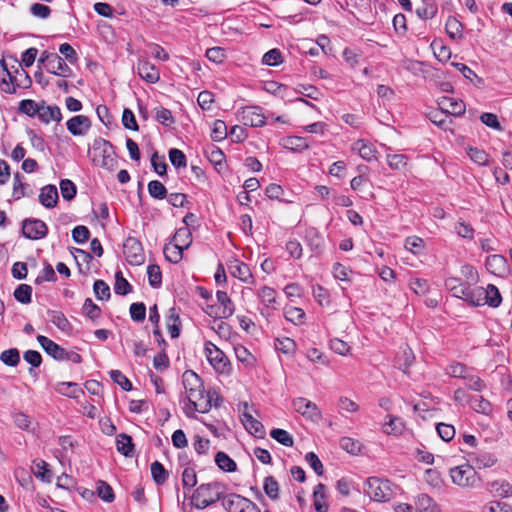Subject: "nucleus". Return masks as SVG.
<instances>
[{"label": "nucleus", "mask_w": 512, "mask_h": 512, "mask_svg": "<svg viewBox=\"0 0 512 512\" xmlns=\"http://www.w3.org/2000/svg\"><path fill=\"white\" fill-rule=\"evenodd\" d=\"M226 486L221 482L201 484L192 495L193 505L197 509H204L223 499Z\"/></svg>", "instance_id": "f257e3e1"}, {"label": "nucleus", "mask_w": 512, "mask_h": 512, "mask_svg": "<svg viewBox=\"0 0 512 512\" xmlns=\"http://www.w3.org/2000/svg\"><path fill=\"white\" fill-rule=\"evenodd\" d=\"M89 153L92 162L96 166L103 167L109 171L117 167L114 147L109 141L100 137L96 138Z\"/></svg>", "instance_id": "f03ea898"}, {"label": "nucleus", "mask_w": 512, "mask_h": 512, "mask_svg": "<svg viewBox=\"0 0 512 512\" xmlns=\"http://www.w3.org/2000/svg\"><path fill=\"white\" fill-rule=\"evenodd\" d=\"M449 474L452 482L461 488H477L481 483L475 467L468 463L451 468Z\"/></svg>", "instance_id": "7ed1b4c3"}, {"label": "nucleus", "mask_w": 512, "mask_h": 512, "mask_svg": "<svg viewBox=\"0 0 512 512\" xmlns=\"http://www.w3.org/2000/svg\"><path fill=\"white\" fill-rule=\"evenodd\" d=\"M365 493L374 501L387 502L393 497L392 483L387 479L369 477L365 483Z\"/></svg>", "instance_id": "20e7f679"}, {"label": "nucleus", "mask_w": 512, "mask_h": 512, "mask_svg": "<svg viewBox=\"0 0 512 512\" xmlns=\"http://www.w3.org/2000/svg\"><path fill=\"white\" fill-rule=\"evenodd\" d=\"M214 395H216V391L206 392L204 386L197 390L194 389V391L187 395L189 403L192 406V412L186 411V415L188 417H194V411L207 413L212 407Z\"/></svg>", "instance_id": "39448f33"}, {"label": "nucleus", "mask_w": 512, "mask_h": 512, "mask_svg": "<svg viewBox=\"0 0 512 512\" xmlns=\"http://www.w3.org/2000/svg\"><path fill=\"white\" fill-rule=\"evenodd\" d=\"M238 120L245 126L262 127L266 123V117L259 106H246L238 110Z\"/></svg>", "instance_id": "423d86ee"}, {"label": "nucleus", "mask_w": 512, "mask_h": 512, "mask_svg": "<svg viewBox=\"0 0 512 512\" xmlns=\"http://www.w3.org/2000/svg\"><path fill=\"white\" fill-rule=\"evenodd\" d=\"M123 253L130 265H141L145 254L141 242L135 237H128L123 243Z\"/></svg>", "instance_id": "0eeeda50"}, {"label": "nucleus", "mask_w": 512, "mask_h": 512, "mask_svg": "<svg viewBox=\"0 0 512 512\" xmlns=\"http://www.w3.org/2000/svg\"><path fill=\"white\" fill-rule=\"evenodd\" d=\"M205 353L207 360L218 373H227L229 371V360L225 354L213 343H205Z\"/></svg>", "instance_id": "6e6552de"}, {"label": "nucleus", "mask_w": 512, "mask_h": 512, "mask_svg": "<svg viewBox=\"0 0 512 512\" xmlns=\"http://www.w3.org/2000/svg\"><path fill=\"white\" fill-rule=\"evenodd\" d=\"M292 405L294 410L307 420L318 422L321 419V412L317 405L304 397L294 399Z\"/></svg>", "instance_id": "1a4fd4ad"}, {"label": "nucleus", "mask_w": 512, "mask_h": 512, "mask_svg": "<svg viewBox=\"0 0 512 512\" xmlns=\"http://www.w3.org/2000/svg\"><path fill=\"white\" fill-rule=\"evenodd\" d=\"M48 233V227L42 220L25 219L22 222V234L27 239L38 240L44 238Z\"/></svg>", "instance_id": "9d476101"}, {"label": "nucleus", "mask_w": 512, "mask_h": 512, "mask_svg": "<svg viewBox=\"0 0 512 512\" xmlns=\"http://www.w3.org/2000/svg\"><path fill=\"white\" fill-rule=\"evenodd\" d=\"M137 73L144 81L150 84L157 83L160 79L159 70L147 59H139Z\"/></svg>", "instance_id": "9b49d317"}, {"label": "nucleus", "mask_w": 512, "mask_h": 512, "mask_svg": "<svg viewBox=\"0 0 512 512\" xmlns=\"http://www.w3.org/2000/svg\"><path fill=\"white\" fill-rule=\"evenodd\" d=\"M66 126L73 136H82L90 129L91 121L85 115H77L70 118Z\"/></svg>", "instance_id": "f8f14e48"}, {"label": "nucleus", "mask_w": 512, "mask_h": 512, "mask_svg": "<svg viewBox=\"0 0 512 512\" xmlns=\"http://www.w3.org/2000/svg\"><path fill=\"white\" fill-rule=\"evenodd\" d=\"M251 502L252 501L246 497L232 493L223 498L222 506L227 512H242L247 508V504H250Z\"/></svg>", "instance_id": "ddd939ff"}, {"label": "nucleus", "mask_w": 512, "mask_h": 512, "mask_svg": "<svg viewBox=\"0 0 512 512\" xmlns=\"http://www.w3.org/2000/svg\"><path fill=\"white\" fill-rule=\"evenodd\" d=\"M479 298V306L489 305L490 307H498L502 301L498 288L493 284L487 285L486 288L482 287V293Z\"/></svg>", "instance_id": "4468645a"}, {"label": "nucleus", "mask_w": 512, "mask_h": 512, "mask_svg": "<svg viewBox=\"0 0 512 512\" xmlns=\"http://www.w3.org/2000/svg\"><path fill=\"white\" fill-rule=\"evenodd\" d=\"M37 116L45 124H49L51 121L60 122L62 119L60 108L56 105H46L44 101L40 103Z\"/></svg>", "instance_id": "2eb2a0df"}, {"label": "nucleus", "mask_w": 512, "mask_h": 512, "mask_svg": "<svg viewBox=\"0 0 512 512\" xmlns=\"http://www.w3.org/2000/svg\"><path fill=\"white\" fill-rule=\"evenodd\" d=\"M37 341L44 351L55 360H64L65 349L46 336L38 335Z\"/></svg>", "instance_id": "dca6fc26"}, {"label": "nucleus", "mask_w": 512, "mask_h": 512, "mask_svg": "<svg viewBox=\"0 0 512 512\" xmlns=\"http://www.w3.org/2000/svg\"><path fill=\"white\" fill-rule=\"evenodd\" d=\"M439 106L442 111L454 116H460L465 112L464 102L452 97H442L439 101Z\"/></svg>", "instance_id": "f3484780"}, {"label": "nucleus", "mask_w": 512, "mask_h": 512, "mask_svg": "<svg viewBox=\"0 0 512 512\" xmlns=\"http://www.w3.org/2000/svg\"><path fill=\"white\" fill-rule=\"evenodd\" d=\"M485 264L487 270L497 276L504 275L508 268L506 258L498 254L488 256Z\"/></svg>", "instance_id": "a211bd4d"}, {"label": "nucleus", "mask_w": 512, "mask_h": 512, "mask_svg": "<svg viewBox=\"0 0 512 512\" xmlns=\"http://www.w3.org/2000/svg\"><path fill=\"white\" fill-rule=\"evenodd\" d=\"M52 61H49L46 70L61 77H70L72 75V69L66 64V62L58 54L50 57Z\"/></svg>", "instance_id": "6ab92c4d"}, {"label": "nucleus", "mask_w": 512, "mask_h": 512, "mask_svg": "<svg viewBox=\"0 0 512 512\" xmlns=\"http://www.w3.org/2000/svg\"><path fill=\"white\" fill-rule=\"evenodd\" d=\"M352 150L358 152L361 158L366 161L376 160V149L374 145L366 140L360 139L352 144Z\"/></svg>", "instance_id": "aec40b11"}, {"label": "nucleus", "mask_w": 512, "mask_h": 512, "mask_svg": "<svg viewBox=\"0 0 512 512\" xmlns=\"http://www.w3.org/2000/svg\"><path fill=\"white\" fill-rule=\"evenodd\" d=\"M217 301L220 305L219 313L217 314L218 318H229L234 313V304L229 298L228 294L224 291H217L216 293Z\"/></svg>", "instance_id": "412c9836"}, {"label": "nucleus", "mask_w": 512, "mask_h": 512, "mask_svg": "<svg viewBox=\"0 0 512 512\" xmlns=\"http://www.w3.org/2000/svg\"><path fill=\"white\" fill-rule=\"evenodd\" d=\"M242 422L250 434L258 438H263L265 436V429L263 424L255 419L251 414L243 413Z\"/></svg>", "instance_id": "4be33fe9"}, {"label": "nucleus", "mask_w": 512, "mask_h": 512, "mask_svg": "<svg viewBox=\"0 0 512 512\" xmlns=\"http://www.w3.org/2000/svg\"><path fill=\"white\" fill-rule=\"evenodd\" d=\"M40 203L46 208H53L58 201V191L54 185H46L41 189L39 195Z\"/></svg>", "instance_id": "5701e85b"}, {"label": "nucleus", "mask_w": 512, "mask_h": 512, "mask_svg": "<svg viewBox=\"0 0 512 512\" xmlns=\"http://www.w3.org/2000/svg\"><path fill=\"white\" fill-rule=\"evenodd\" d=\"M472 284L466 283L462 294L458 298L466 301L471 306H479V297L482 293V287H471Z\"/></svg>", "instance_id": "b1692460"}, {"label": "nucleus", "mask_w": 512, "mask_h": 512, "mask_svg": "<svg viewBox=\"0 0 512 512\" xmlns=\"http://www.w3.org/2000/svg\"><path fill=\"white\" fill-rule=\"evenodd\" d=\"M183 386L188 395L190 392L194 391V389H200L203 386V382L197 373L192 370H186L183 373Z\"/></svg>", "instance_id": "393cba45"}, {"label": "nucleus", "mask_w": 512, "mask_h": 512, "mask_svg": "<svg viewBox=\"0 0 512 512\" xmlns=\"http://www.w3.org/2000/svg\"><path fill=\"white\" fill-rule=\"evenodd\" d=\"M230 272L234 277L238 278L242 282L248 283L252 279L249 266L238 260L230 266Z\"/></svg>", "instance_id": "a878e982"}, {"label": "nucleus", "mask_w": 512, "mask_h": 512, "mask_svg": "<svg viewBox=\"0 0 512 512\" xmlns=\"http://www.w3.org/2000/svg\"><path fill=\"white\" fill-rule=\"evenodd\" d=\"M183 251V248L173 243L172 241L166 244L163 248L165 259L173 264H177L182 260Z\"/></svg>", "instance_id": "bb28decb"}, {"label": "nucleus", "mask_w": 512, "mask_h": 512, "mask_svg": "<svg viewBox=\"0 0 512 512\" xmlns=\"http://www.w3.org/2000/svg\"><path fill=\"white\" fill-rule=\"evenodd\" d=\"M283 141V146L292 151L301 152L310 147L308 139L300 136H288Z\"/></svg>", "instance_id": "cd10ccee"}, {"label": "nucleus", "mask_w": 512, "mask_h": 512, "mask_svg": "<svg viewBox=\"0 0 512 512\" xmlns=\"http://www.w3.org/2000/svg\"><path fill=\"white\" fill-rule=\"evenodd\" d=\"M55 390L64 396L78 398L79 394H83V390L75 382H59Z\"/></svg>", "instance_id": "c85d7f7f"}, {"label": "nucleus", "mask_w": 512, "mask_h": 512, "mask_svg": "<svg viewBox=\"0 0 512 512\" xmlns=\"http://www.w3.org/2000/svg\"><path fill=\"white\" fill-rule=\"evenodd\" d=\"M116 446L118 452L123 454L126 457L132 456L134 452V444L132 442V437L128 434L121 433L116 438Z\"/></svg>", "instance_id": "c756f323"}, {"label": "nucleus", "mask_w": 512, "mask_h": 512, "mask_svg": "<svg viewBox=\"0 0 512 512\" xmlns=\"http://www.w3.org/2000/svg\"><path fill=\"white\" fill-rule=\"evenodd\" d=\"M172 242L183 248L187 249L192 243V234L188 227H181L176 230Z\"/></svg>", "instance_id": "7c9ffc66"}, {"label": "nucleus", "mask_w": 512, "mask_h": 512, "mask_svg": "<svg viewBox=\"0 0 512 512\" xmlns=\"http://www.w3.org/2000/svg\"><path fill=\"white\" fill-rule=\"evenodd\" d=\"M487 489L500 497L512 495V486L506 481H493L487 484Z\"/></svg>", "instance_id": "2f4dec72"}, {"label": "nucleus", "mask_w": 512, "mask_h": 512, "mask_svg": "<svg viewBox=\"0 0 512 512\" xmlns=\"http://www.w3.org/2000/svg\"><path fill=\"white\" fill-rule=\"evenodd\" d=\"M313 496H314L315 510L317 512H327L328 504L323 501V499L325 498V485L322 483H319L314 488Z\"/></svg>", "instance_id": "473e14b6"}, {"label": "nucleus", "mask_w": 512, "mask_h": 512, "mask_svg": "<svg viewBox=\"0 0 512 512\" xmlns=\"http://www.w3.org/2000/svg\"><path fill=\"white\" fill-rule=\"evenodd\" d=\"M471 461L475 464V469L487 468L491 467L495 464L496 459L494 456L488 452H481L478 454L471 455Z\"/></svg>", "instance_id": "72a5a7b5"}, {"label": "nucleus", "mask_w": 512, "mask_h": 512, "mask_svg": "<svg viewBox=\"0 0 512 512\" xmlns=\"http://www.w3.org/2000/svg\"><path fill=\"white\" fill-rule=\"evenodd\" d=\"M151 475L157 485H163L168 479V471L159 461H154L151 464Z\"/></svg>", "instance_id": "f704fd0d"}, {"label": "nucleus", "mask_w": 512, "mask_h": 512, "mask_svg": "<svg viewBox=\"0 0 512 512\" xmlns=\"http://www.w3.org/2000/svg\"><path fill=\"white\" fill-rule=\"evenodd\" d=\"M215 463L225 472H234L237 468L235 461L225 452H218L215 456Z\"/></svg>", "instance_id": "c9c22d12"}, {"label": "nucleus", "mask_w": 512, "mask_h": 512, "mask_svg": "<svg viewBox=\"0 0 512 512\" xmlns=\"http://www.w3.org/2000/svg\"><path fill=\"white\" fill-rule=\"evenodd\" d=\"M263 490L271 500L279 499V484L273 476L265 477Z\"/></svg>", "instance_id": "e433bc0d"}, {"label": "nucleus", "mask_w": 512, "mask_h": 512, "mask_svg": "<svg viewBox=\"0 0 512 512\" xmlns=\"http://www.w3.org/2000/svg\"><path fill=\"white\" fill-rule=\"evenodd\" d=\"M206 155L208 160L216 167V168H222L224 162H225V154L223 151L217 147L212 145L206 150Z\"/></svg>", "instance_id": "4c0bfd02"}, {"label": "nucleus", "mask_w": 512, "mask_h": 512, "mask_svg": "<svg viewBox=\"0 0 512 512\" xmlns=\"http://www.w3.org/2000/svg\"><path fill=\"white\" fill-rule=\"evenodd\" d=\"M306 238L308 245L314 252L321 253L323 251L324 240L316 229L309 230L307 232Z\"/></svg>", "instance_id": "58836bf2"}, {"label": "nucleus", "mask_w": 512, "mask_h": 512, "mask_svg": "<svg viewBox=\"0 0 512 512\" xmlns=\"http://www.w3.org/2000/svg\"><path fill=\"white\" fill-rule=\"evenodd\" d=\"M114 291L118 295H127L132 291L131 284L123 277L121 271L116 272L115 274V284Z\"/></svg>", "instance_id": "ea45409f"}, {"label": "nucleus", "mask_w": 512, "mask_h": 512, "mask_svg": "<svg viewBox=\"0 0 512 512\" xmlns=\"http://www.w3.org/2000/svg\"><path fill=\"white\" fill-rule=\"evenodd\" d=\"M149 195L157 200H162L167 197L166 187L158 180H152L148 183Z\"/></svg>", "instance_id": "a19ab883"}, {"label": "nucleus", "mask_w": 512, "mask_h": 512, "mask_svg": "<svg viewBox=\"0 0 512 512\" xmlns=\"http://www.w3.org/2000/svg\"><path fill=\"white\" fill-rule=\"evenodd\" d=\"M470 406L473 410L482 414H489L492 410L491 404L482 396H474L470 399Z\"/></svg>", "instance_id": "79ce46f5"}, {"label": "nucleus", "mask_w": 512, "mask_h": 512, "mask_svg": "<svg viewBox=\"0 0 512 512\" xmlns=\"http://www.w3.org/2000/svg\"><path fill=\"white\" fill-rule=\"evenodd\" d=\"M227 125L223 120H215L211 131V138L215 142H220L227 137Z\"/></svg>", "instance_id": "37998d69"}, {"label": "nucleus", "mask_w": 512, "mask_h": 512, "mask_svg": "<svg viewBox=\"0 0 512 512\" xmlns=\"http://www.w3.org/2000/svg\"><path fill=\"white\" fill-rule=\"evenodd\" d=\"M270 436L286 447H292L294 444L292 435L286 430L275 428L270 432Z\"/></svg>", "instance_id": "c03bdc74"}, {"label": "nucleus", "mask_w": 512, "mask_h": 512, "mask_svg": "<svg viewBox=\"0 0 512 512\" xmlns=\"http://www.w3.org/2000/svg\"><path fill=\"white\" fill-rule=\"evenodd\" d=\"M416 509L420 512H434L435 503L434 500L427 494H420L416 499Z\"/></svg>", "instance_id": "a18cd8bd"}, {"label": "nucleus", "mask_w": 512, "mask_h": 512, "mask_svg": "<svg viewBox=\"0 0 512 512\" xmlns=\"http://www.w3.org/2000/svg\"><path fill=\"white\" fill-rule=\"evenodd\" d=\"M57 280V276L51 264L45 262L43 269L35 279V284L40 285L43 282H54Z\"/></svg>", "instance_id": "49530a36"}, {"label": "nucleus", "mask_w": 512, "mask_h": 512, "mask_svg": "<svg viewBox=\"0 0 512 512\" xmlns=\"http://www.w3.org/2000/svg\"><path fill=\"white\" fill-rule=\"evenodd\" d=\"M258 296L266 307L274 308L276 291L273 288L268 286L262 287L258 292Z\"/></svg>", "instance_id": "de8ad7c7"}, {"label": "nucleus", "mask_w": 512, "mask_h": 512, "mask_svg": "<svg viewBox=\"0 0 512 512\" xmlns=\"http://www.w3.org/2000/svg\"><path fill=\"white\" fill-rule=\"evenodd\" d=\"M14 297L22 304H29L32 297V287L28 284H20L14 291Z\"/></svg>", "instance_id": "09e8293b"}, {"label": "nucleus", "mask_w": 512, "mask_h": 512, "mask_svg": "<svg viewBox=\"0 0 512 512\" xmlns=\"http://www.w3.org/2000/svg\"><path fill=\"white\" fill-rule=\"evenodd\" d=\"M0 360L7 366L15 367L20 362V353L16 348L5 350L0 354Z\"/></svg>", "instance_id": "8fccbe9b"}, {"label": "nucleus", "mask_w": 512, "mask_h": 512, "mask_svg": "<svg viewBox=\"0 0 512 512\" xmlns=\"http://www.w3.org/2000/svg\"><path fill=\"white\" fill-rule=\"evenodd\" d=\"M147 274L149 284L153 288H159L162 284V273L160 267L155 264H151L147 267Z\"/></svg>", "instance_id": "3c124183"}, {"label": "nucleus", "mask_w": 512, "mask_h": 512, "mask_svg": "<svg viewBox=\"0 0 512 512\" xmlns=\"http://www.w3.org/2000/svg\"><path fill=\"white\" fill-rule=\"evenodd\" d=\"M93 291L98 300H108L111 296L109 285L103 280H96L93 285Z\"/></svg>", "instance_id": "603ef678"}, {"label": "nucleus", "mask_w": 512, "mask_h": 512, "mask_svg": "<svg viewBox=\"0 0 512 512\" xmlns=\"http://www.w3.org/2000/svg\"><path fill=\"white\" fill-rule=\"evenodd\" d=\"M283 62L282 54L279 49H271L262 57V63L267 66H278Z\"/></svg>", "instance_id": "864d4df0"}, {"label": "nucleus", "mask_w": 512, "mask_h": 512, "mask_svg": "<svg viewBox=\"0 0 512 512\" xmlns=\"http://www.w3.org/2000/svg\"><path fill=\"white\" fill-rule=\"evenodd\" d=\"M51 318V322L61 331H68L71 327V324L65 317V315L60 311H51L49 312Z\"/></svg>", "instance_id": "5fc2aeb1"}, {"label": "nucleus", "mask_w": 512, "mask_h": 512, "mask_svg": "<svg viewBox=\"0 0 512 512\" xmlns=\"http://www.w3.org/2000/svg\"><path fill=\"white\" fill-rule=\"evenodd\" d=\"M39 107L40 103L31 99H24L19 103V111L30 117L38 115Z\"/></svg>", "instance_id": "6e6d98bb"}, {"label": "nucleus", "mask_w": 512, "mask_h": 512, "mask_svg": "<svg viewBox=\"0 0 512 512\" xmlns=\"http://www.w3.org/2000/svg\"><path fill=\"white\" fill-rule=\"evenodd\" d=\"M389 421L384 424V432L387 434H398L403 430V422L400 418L388 415Z\"/></svg>", "instance_id": "4d7b16f0"}, {"label": "nucleus", "mask_w": 512, "mask_h": 512, "mask_svg": "<svg viewBox=\"0 0 512 512\" xmlns=\"http://www.w3.org/2000/svg\"><path fill=\"white\" fill-rule=\"evenodd\" d=\"M83 313L91 320H96L101 315V309L90 298H87L82 307Z\"/></svg>", "instance_id": "13d9d810"}, {"label": "nucleus", "mask_w": 512, "mask_h": 512, "mask_svg": "<svg viewBox=\"0 0 512 512\" xmlns=\"http://www.w3.org/2000/svg\"><path fill=\"white\" fill-rule=\"evenodd\" d=\"M155 119L164 126H171L175 122L172 112L164 107L156 109Z\"/></svg>", "instance_id": "bf43d9fd"}, {"label": "nucleus", "mask_w": 512, "mask_h": 512, "mask_svg": "<svg viewBox=\"0 0 512 512\" xmlns=\"http://www.w3.org/2000/svg\"><path fill=\"white\" fill-rule=\"evenodd\" d=\"M275 348L284 354H291L295 351L296 343L293 339L288 337L278 338L275 343Z\"/></svg>", "instance_id": "052dcab7"}, {"label": "nucleus", "mask_w": 512, "mask_h": 512, "mask_svg": "<svg viewBox=\"0 0 512 512\" xmlns=\"http://www.w3.org/2000/svg\"><path fill=\"white\" fill-rule=\"evenodd\" d=\"M60 191L62 194V197L65 200H72L76 195V186L75 184L69 180V179H63L60 182Z\"/></svg>", "instance_id": "680f3d73"}, {"label": "nucleus", "mask_w": 512, "mask_h": 512, "mask_svg": "<svg viewBox=\"0 0 512 512\" xmlns=\"http://www.w3.org/2000/svg\"><path fill=\"white\" fill-rule=\"evenodd\" d=\"M407 156L404 154H388L387 163L393 170H400L407 165Z\"/></svg>", "instance_id": "e2e57ef3"}, {"label": "nucleus", "mask_w": 512, "mask_h": 512, "mask_svg": "<svg viewBox=\"0 0 512 512\" xmlns=\"http://www.w3.org/2000/svg\"><path fill=\"white\" fill-rule=\"evenodd\" d=\"M111 379L117 383L124 391H130L132 389V383L130 380L119 370L110 371Z\"/></svg>", "instance_id": "0e129e2a"}, {"label": "nucleus", "mask_w": 512, "mask_h": 512, "mask_svg": "<svg viewBox=\"0 0 512 512\" xmlns=\"http://www.w3.org/2000/svg\"><path fill=\"white\" fill-rule=\"evenodd\" d=\"M169 160L171 164L176 168L186 167V156L185 154L176 148L169 150Z\"/></svg>", "instance_id": "69168bd1"}, {"label": "nucleus", "mask_w": 512, "mask_h": 512, "mask_svg": "<svg viewBox=\"0 0 512 512\" xmlns=\"http://www.w3.org/2000/svg\"><path fill=\"white\" fill-rule=\"evenodd\" d=\"M130 316L135 322H142L146 317V306L144 303H132L130 305Z\"/></svg>", "instance_id": "338daca9"}, {"label": "nucleus", "mask_w": 512, "mask_h": 512, "mask_svg": "<svg viewBox=\"0 0 512 512\" xmlns=\"http://www.w3.org/2000/svg\"><path fill=\"white\" fill-rule=\"evenodd\" d=\"M484 512H512V508L505 502L491 501L484 506Z\"/></svg>", "instance_id": "774afa93"}]
</instances>
